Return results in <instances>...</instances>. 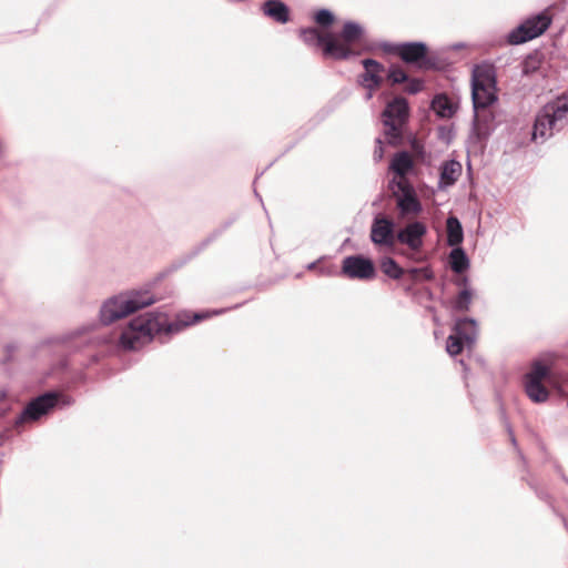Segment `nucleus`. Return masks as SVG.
<instances>
[{"label": "nucleus", "mask_w": 568, "mask_h": 568, "mask_svg": "<svg viewBox=\"0 0 568 568\" xmlns=\"http://www.w3.org/2000/svg\"><path fill=\"white\" fill-rule=\"evenodd\" d=\"M372 92H373V91H369V90H368V93H367V95H366V99H367V100H369V99L373 97V93H372Z\"/></svg>", "instance_id": "obj_41"}, {"label": "nucleus", "mask_w": 568, "mask_h": 568, "mask_svg": "<svg viewBox=\"0 0 568 568\" xmlns=\"http://www.w3.org/2000/svg\"><path fill=\"white\" fill-rule=\"evenodd\" d=\"M509 433H510V436H511V443H513V445L516 446L517 445L516 438H515L514 434L511 433V430H509Z\"/></svg>", "instance_id": "obj_38"}, {"label": "nucleus", "mask_w": 568, "mask_h": 568, "mask_svg": "<svg viewBox=\"0 0 568 568\" xmlns=\"http://www.w3.org/2000/svg\"><path fill=\"white\" fill-rule=\"evenodd\" d=\"M432 109L440 118H450L455 112L450 100L445 94H438L433 99Z\"/></svg>", "instance_id": "obj_23"}, {"label": "nucleus", "mask_w": 568, "mask_h": 568, "mask_svg": "<svg viewBox=\"0 0 568 568\" xmlns=\"http://www.w3.org/2000/svg\"><path fill=\"white\" fill-rule=\"evenodd\" d=\"M407 274L410 276L412 280H417L419 275H422L427 281L433 278V272L427 267H412L407 271Z\"/></svg>", "instance_id": "obj_30"}, {"label": "nucleus", "mask_w": 568, "mask_h": 568, "mask_svg": "<svg viewBox=\"0 0 568 568\" xmlns=\"http://www.w3.org/2000/svg\"><path fill=\"white\" fill-rule=\"evenodd\" d=\"M72 404V398L60 392H47L31 399L18 416L16 423L39 420L54 407H65Z\"/></svg>", "instance_id": "obj_8"}, {"label": "nucleus", "mask_w": 568, "mask_h": 568, "mask_svg": "<svg viewBox=\"0 0 568 568\" xmlns=\"http://www.w3.org/2000/svg\"><path fill=\"white\" fill-rule=\"evenodd\" d=\"M568 125V97L546 103L536 114L531 132L535 143H544Z\"/></svg>", "instance_id": "obj_2"}, {"label": "nucleus", "mask_w": 568, "mask_h": 568, "mask_svg": "<svg viewBox=\"0 0 568 568\" xmlns=\"http://www.w3.org/2000/svg\"><path fill=\"white\" fill-rule=\"evenodd\" d=\"M407 87L405 88V91L409 94H416L420 92L424 88V82L419 79H408Z\"/></svg>", "instance_id": "obj_31"}, {"label": "nucleus", "mask_w": 568, "mask_h": 568, "mask_svg": "<svg viewBox=\"0 0 568 568\" xmlns=\"http://www.w3.org/2000/svg\"><path fill=\"white\" fill-rule=\"evenodd\" d=\"M408 102L404 98L397 97L386 104L382 112V122L389 144L396 146L403 142V126L408 119Z\"/></svg>", "instance_id": "obj_7"}, {"label": "nucleus", "mask_w": 568, "mask_h": 568, "mask_svg": "<svg viewBox=\"0 0 568 568\" xmlns=\"http://www.w3.org/2000/svg\"><path fill=\"white\" fill-rule=\"evenodd\" d=\"M478 336V325L471 317L455 321L453 333L448 336L446 351L450 356L459 355L464 347L473 348Z\"/></svg>", "instance_id": "obj_9"}, {"label": "nucleus", "mask_w": 568, "mask_h": 568, "mask_svg": "<svg viewBox=\"0 0 568 568\" xmlns=\"http://www.w3.org/2000/svg\"><path fill=\"white\" fill-rule=\"evenodd\" d=\"M155 302V296L149 291H129L120 293L109 297L102 303L99 318L103 325H110Z\"/></svg>", "instance_id": "obj_3"}, {"label": "nucleus", "mask_w": 568, "mask_h": 568, "mask_svg": "<svg viewBox=\"0 0 568 568\" xmlns=\"http://www.w3.org/2000/svg\"><path fill=\"white\" fill-rule=\"evenodd\" d=\"M362 63H363L364 69L367 71L368 70L376 71V72L384 71V65L374 59H369V58L365 59V60H363Z\"/></svg>", "instance_id": "obj_33"}, {"label": "nucleus", "mask_w": 568, "mask_h": 568, "mask_svg": "<svg viewBox=\"0 0 568 568\" xmlns=\"http://www.w3.org/2000/svg\"><path fill=\"white\" fill-rule=\"evenodd\" d=\"M549 374V369L546 365L541 363H536L531 371L526 375V382H539L547 377Z\"/></svg>", "instance_id": "obj_26"}, {"label": "nucleus", "mask_w": 568, "mask_h": 568, "mask_svg": "<svg viewBox=\"0 0 568 568\" xmlns=\"http://www.w3.org/2000/svg\"><path fill=\"white\" fill-rule=\"evenodd\" d=\"M456 284H457L458 286H462L463 288H464V287H469V278H468L467 276H464V277L459 278V280L456 282Z\"/></svg>", "instance_id": "obj_36"}, {"label": "nucleus", "mask_w": 568, "mask_h": 568, "mask_svg": "<svg viewBox=\"0 0 568 568\" xmlns=\"http://www.w3.org/2000/svg\"><path fill=\"white\" fill-rule=\"evenodd\" d=\"M315 267H316V262H312V263H310V264L306 266V268H307V270H310V271L314 270Z\"/></svg>", "instance_id": "obj_37"}, {"label": "nucleus", "mask_w": 568, "mask_h": 568, "mask_svg": "<svg viewBox=\"0 0 568 568\" xmlns=\"http://www.w3.org/2000/svg\"><path fill=\"white\" fill-rule=\"evenodd\" d=\"M365 34V28L361 23L352 20L344 22L338 37L332 34V40L326 47V58L343 61L358 55L359 52L354 51L352 47L361 43Z\"/></svg>", "instance_id": "obj_6"}, {"label": "nucleus", "mask_w": 568, "mask_h": 568, "mask_svg": "<svg viewBox=\"0 0 568 568\" xmlns=\"http://www.w3.org/2000/svg\"><path fill=\"white\" fill-rule=\"evenodd\" d=\"M224 312L225 310H214L212 313L199 312L191 314L184 311L179 313L172 322L169 321L165 313L148 312L129 323L128 328L120 335V345L126 351H136L150 343L155 335L171 336L178 334L211 315H220Z\"/></svg>", "instance_id": "obj_1"}, {"label": "nucleus", "mask_w": 568, "mask_h": 568, "mask_svg": "<svg viewBox=\"0 0 568 568\" xmlns=\"http://www.w3.org/2000/svg\"><path fill=\"white\" fill-rule=\"evenodd\" d=\"M379 48L388 54L398 55L403 62L415 65L420 70H439L440 65L435 55L428 54V47L422 41L412 42H382Z\"/></svg>", "instance_id": "obj_5"}, {"label": "nucleus", "mask_w": 568, "mask_h": 568, "mask_svg": "<svg viewBox=\"0 0 568 568\" xmlns=\"http://www.w3.org/2000/svg\"><path fill=\"white\" fill-rule=\"evenodd\" d=\"M525 390L527 396L535 403H544L549 397L548 389L539 382H526Z\"/></svg>", "instance_id": "obj_24"}, {"label": "nucleus", "mask_w": 568, "mask_h": 568, "mask_svg": "<svg viewBox=\"0 0 568 568\" xmlns=\"http://www.w3.org/2000/svg\"><path fill=\"white\" fill-rule=\"evenodd\" d=\"M387 78L392 82V84H400L408 81L407 73L397 65H392L388 69Z\"/></svg>", "instance_id": "obj_28"}, {"label": "nucleus", "mask_w": 568, "mask_h": 568, "mask_svg": "<svg viewBox=\"0 0 568 568\" xmlns=\"http://www.w3.org/2000/svg\"><path fill=\"white\" fill-rule=\"evenodd\" d=\"M469 258L463 247L456 246L449 253V265L453 272L464 273L469 267Z\"/></svg>", "instance_id": "obj_20"}, {"label": "nucleus", "mask_w": 568, "mask_h": 568, "mask_svg": "<svg viewBox=\"0 0 568 568\" xmlns=\"http://www.w3.org/2000/svg\"><path fill=\"white\" fill-rule=\"evenodd\" d=\"M413 160L407 151H402L395 154L390 162V170L400 179H405L406 174L413 168Z\"/></svg>", "instance_id": "obj_19"}, {"label": "nucleus", "mask_w": 568, "mask_h": 568, "mask_svg": "<svg viewBox=\"0 0 568 568\" xmlns=\"http://www.w3.org/2000/svg\"><path fill=\"white\" fill-rule=\"evenodd\" d=\"M537 494H538L539 498H541V499H546V498L548 497V496H547L546 494H544V493H537Z\"/></svg>", "instance_id": "obj_39"}, {"label": "nucleus", "mask_w": 568, "mask_h": 568, "mask_svg": "<svg viewBox=\"0 0 568 568\" xmlns=\"http://www.w3.org/2000/svg\"><path fill=\"white\" fill-rule=\"evenodd\" d=\"M381 271L392 280H399L405 270L390 256H384L379 261Z\"/></svg>", "instance_id": "obj_21"}, {"label": "nucleus", "mask_w": 568, "mask_h": 568, "mask_svg": "<svg viewBox=\"0 0 568 568\" xmlns=\"http://www.w3.org/2000/svg\"><path fill=\"white\" fill-rule=\"evenodd\" d=\"M61 366H62V367H65V366H67L65 359L61 361Z\"/></svg>", "instance_id": "obj_42"}, {"label": "nucleus", "mask_w": 568, "mask_h": 568, "mask_svg": "<svg viewBox=\"0 0 568 568\" xmlns=\"http://www.w3.org/2000/svg\"><path fill=\"white\" fill-rule=\"evenodd\" d=\"M427 233L426 225L420 221L407 223L396 233V242L406 245L413 252H419Z\"/></svg>", "instance_id": "obj_14"}, {"label": "nucleus", "mask_w": 568, "mask_h": 568, "mask_svg": "<svg viewBox=\"0 0 568 568\" xmlns=\"http://www.w3.org/2000/svg\"><path fill=\"white\" fill-rule=\"evenodd\" d=\"M300 37L308 47L322 48L323 55L326 58V47L332 40V33L321 34L315 28H304L301 29Z\"/></svg>", "instance_id": "obj_16"}, {"label": "nucleus", "mask_w": 568, "mask_h": 568, "mask_svg": "<svg viewBox=\"0 0 568 568\" xmlns=\"http://www.w3.org/2000/svg\"><path fill=\"white\" fill-rule=\"evenodd\" d=\"M383 158H384L383 141L381 138H377L375 140V149L373 152V159H374V161L379 162Z\"/></svg>", "instance_id": "obj_34"}, {"label": "nucleus", "mask_w": 568, "mask_h": 568, "mask_svg": "<svg viewBox=\"0 0 568 568\" xmlns=\"http://www.w3.org/2000/svg\"><path fill=\"white\" fill-rule=\"evenodd\" d=\"M395 222L383 214H376L371 225L369 239L379 247L393 248L396 243Z\"/></svg>", "instance_id": "obj_12"}, {"label": "nucleus", "mask_w": 568, "mask_h": 568, "mask_svg": "<svg viewBox=\"0 0 568 568\" xmlns=\"http://www.w3.org/2000/svg\"><path fill=\"white\" fill-rule=\"evenodd\" d=\"M394 197H396L397 207L402 216L417 215L423 206L417 197L415 189L406 179L393 180L389 183Z\"/></svg>", "instance_id": "obj_11"}, {"label": "nucleus", "mask_w": 568, "mask_h": 568, "mask_svg": "<svg viewBox=\"0 0 568 568\" xmlns=\"http://www.w3.org/2000/svg\"><path fill=\"white\" fill-rule=\"evenodd\" d=\"M381 72L365 70L363 74L359 77V83L367 90L374 91L382 84V78L379 75Z\"/></svg>", "instance_id": "obj_25"}, {"label": "nucleus", "mask_w": 568, "mask_h": 568, "mask_svg": "<svg viewBox=\"0 0 568 568\" xmlns=\"http://www.w3.org/2000/svg\"><path fill=\"white\" fill-rule=\"evenodd\" d=\"M7 348H8V351H9V352H12V351H14V349H16V346H13V345H8V346H7Z\"/></svg>", "instance_id": "obj_40"}, {"label": "nucleus", "mask_w": 568, "mask_h": 568, "mask_svg": "<svg viewBox=\"0 0 568 568\" xmlns=\"http://www.w3.org/2000/svg\"><path fill=\"white\" fill-rule=\"evenodd\" d=\"M334 14L328 9H321L315 13L314 20L315 22L324 28H327L333 24L334 22Z\"/></svg>", "instance_id": "obj_29"}, {"label": "nucleus", "mask_w": 568, "mask_h": 568, "mask_svg": "<svg viewBox=\"0 0 568 568\" xmlns=\"http://www.w3.org/2000/svg\"><path fill=\"white\" fill-rule=\"evenodd\" d=\"M68 339H69L68 336H60V337H55V338L49 341L48 343H52L55 345H63L68 342Z\"/></svg>", "instance_id": "obj_35"}, {"label": "nucleus", "mask_w": 568, "mask_h": 568, "mask_svg": "<svg viewBox=\"0 0 568 568\" xmlns=\"http://www.w3.org/2000/svg\"><path fill=\"white\" fill-rule=\"evenodd\" d=\"M447 244L450 247L459 246L464 240V231L460 221L450 215L446 220Z\"/></svg>", "instance_id": "obj_18"}, {"label": "nucleus", "mask_w": 568, "mask_h": 568, "mask_svg": "<svg viewBox=\"0 0 568 568\" xmlns=\"http://www.w3.org/2000/svg\"><path fill=\"white\" fill-rule=\"evenodd\" d=\"M538 69V62L534 58H528L523 62L521 72L524 75H529Z\"/></svg>", "instance_id": "obj_32"}, {"label": "nucleus", "mask_w": 568, "mask_h": 568, "mask_svg": "<svg viewBox=\"0 0 568 568\" xmlns=\"http://www.w3.org/2000/svg\"><path fill=\"white\" fill-rule=\"evenodd\" d=\"M551 24V17L542 11L526 19L509 32L507 40L510 44H521L541 36Z\"/></svg>", "instance_id": "obj_10"}, {"label": "nucleus", "mask_w": 568, "mask_h": 568, "mask_svg": "<svg viewBox=\"0 0 568 568\" xmlns=\"http://www.w3.org/2000/svg\"><path fill=\"white\" fill-rule=\"evenodd\" d=\"M234 222V219H231L229 221H225L223 224H221L217 229H215L213 232H211L205 240L201 243V246L199 251L206 247L209 244H211L213 241H215L220 235H222L223 232H225Z\"/></svg>", "instance_id": "obj_27"}, {"label": "nucleus", "mask_w": 568, "mask_h": 568, "mask_svg": "<svg viewBox=\"0 0 568 568\" xmlns=\"http://www.w3.org/2000/svg\"><path fill=\"white\" fill-rule=\"evenodd\" d=\"M471 99L474 120L469 139H486L490 134V121L493 120L488 108L497 101L494 84H486L474 75L471 81Z\"/></svg>", "instance_id": "obj_4"}, {"label": "nucleus", "mask_w": 568, "mask_h": 568, "mask_svg": "<svg viewBox=\"0 0 568 568\" xmlns=\"http://www.w3.org/2000/svg\"><path fill=\"white\" fill-rule=\"evenodd\" d=\"M462 173V164L456 160H449L443 163L440 168V186H450L459 178Z\"/></svg>", "instance_id": "obj_17"}, {"label": "nucleus", "mask_w": 568, "mask_h": 568, "mask_svg": "<svg viewBox=\"0 0 568 568\" xmlns=\"http://www.w3.org/2000/svg\"><path fill=\"white\" fill-rule=\"evenodd\" d=\"M342 273L353 280H372L376 275L373 261L364 255H349L343 260Z\"/></svg>", "instance_id": "obj_13"}, {"label": "nucleus", "mask_w": 568, "mask_h": 568, "mask_svg": "<svg viewBox=\"0 0 568 568\" xmlns=\"http://www.w3.org/2000/svg\"><path fill=\"white\" fill-rule=\"evenodd\" d=\"M262 13L276 23L285 24L291 20L288 6L282 0H266L261 6Z\"/></svg>", "instance_id": "obj_15"}, {"label": "nucleus", "mask_w": 568, "mask_h": 568, "mask_svg": "<svg viewBox=\"0 0 568 568\" xmlns=\"http://www.w3.org/2000/svg\"><path fill=\"white\" fill-rule=\"evenodd\" d=\"M474 292L470 287H464L459 291L455 300L452 302V308L455 312L464 313L470 310Z\"/></svg>", "instance_id": "obj_22"}]
</instances>
